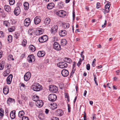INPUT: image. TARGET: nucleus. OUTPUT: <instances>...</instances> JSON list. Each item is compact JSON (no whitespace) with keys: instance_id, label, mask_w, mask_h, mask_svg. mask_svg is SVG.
Returning <instances> with one entry per match:
<instances>
[{"instance_id":"nucleus-8","label":"nucleus","mask_w":120,"mask_h":120,"mask_svg":"<svg viewBox=\"0 0 120 120\" xmlns=\"http://www.w3.org/2000/svg\"><path fill=\"white\" fill-rule=\"evenodd\" d=\"M58 29V27L56 25L54 26L51 28V32L52 34H55L57 32Z\"/></svg>"},{"instance_id":"nucleus-4","label":"nucleus","mask_w":120,"mask_h":120,"mask_svg":"<svg viewBox=\"0 0 120 120\" xmlns=\"http://www.w3.org/2000/svg\"><path fill=\"white\" fill-rule=\"evenodd\" d=\"M53 48L55 50L59 51L61 49V46L59 43L57 42L54 43L53 45Z\"/></svg>"},{"instance_id":"nucleus-50","label":"nucleus","mask_w":120,"mask_h":120,"mask_svg":"<svg viewBox=\"0 0 120 120\" xmlns=\"http://www.w3.org/2000/svg\"><path fill=\"white\" fill-rule=\"evenodd\" d=\"M82 60H81V59H79V61L78 62V63L77 64V65L79 67L80 65L81 64V62Z\"/></svg>"},{"instance_id":"nucleus-11","label":"nucleus","mask_w":120,"mask_h":120,"mask_svg":"<svg viewBox=\"0 0 120 120\" xmlns=\"http://www.w3.org/2000/svg\"><path fill=\"white\" fill-rule=\"evenodd\" d=\"M110 6V4L109 3H107L105 4V10L104 11V14H105L106 13L109 12V8Z\"/></svg>"},{"instance_id":"nucleus-17","label":"nucleus","mask_w":120,"mask_h":120,"mask_svg":"<svg viewBox=\"0 0 120 120\" xmlns=\"http://www.w3.org/2000/svg\"><path fill=\"white\" fill-rule=\"evenodd\" d=\"M9 89L8 87L6 86L3 89V92L5 95L9 93Z\"/></svg>"},{"instance_id":"nucleus-34","label":"nucleus","mask_w":120,"mask_h":120,"mask_svg":"<svg viewBox=\"0 0 120 120\" xmlns=\"http://www.w3.org/2000/svg\"><path fill=\"white\" fill-rule=\"evenodd\" d=\"M25 114V113L24 111L23 110L20 111L18 113L19 116L20 118H21V117Z\"/></svg>"},{"instance_id":"nucleus-9","label":"nucleus","mask_w":120,"mask_h":120,"mask_svg":"<svg viewBox=\"0 0 120 120\" xmlns=\"http://www.w3.org/2000/svg\"><path fill=\"white\" fill-rule=\"evenodd\" d=\"M27 60L29 63L34 61L35 60L34 56L33 55H29L27 58Z\"/></svg>"},{"instance_id":"nucleus-15","label":"nucleus","mask_w":120,"mask_h":120,"mask_svg":"<svg viewBox=\"0 0 120 120\" xmlns=\"http://www.w3.org/2000/svg\"><path fill=\"white\" fill-rule=\"evenodd\" d=\"M36 104L37 106L40 108L43 106V103L42 100H38L36 102Z\"/></svg>"},{"instance_id":"nucleus-20","label":"nucleus","mask_w":120,"mask_h":120,"mask_svg":"<svg viewBox=\"0 0 120 120\" xmlns=\"http://www.w3.org/2000/svg\"><path fill=\"white\" fill-rule=\"evenodd\" d=\"M12 76L11 74H10L7 77V82L8 84H10L11 82Z\"/></svg>"},{"instance_id":"nucleus-31","label":"nucleus","mask_w":120,"mask_h":120,"mask_svg":"<svg viewBox=\"0 0 120 120\" xmlns=\"http://www.w3.org/2000/svg\"><path fill=\"white\" fill-rule=\"evenodd\" d=\"M63 26L64 28H68L70 26V25L68 23H65L63 24Z\"/></svg>"},{"instance_id":"nucleus-30","label":"nucleus","mask_w":120,"mask_h":120,"mask_svg":"<svg viewBox=\"0 0 120 120\" xmlns=\"http://www.w3.org/2000/svg\"><path fill=\"white\" fill-rule=\"evenodd\" d=\"M61 45L64 46L66 45L67 44V41L65 39H62L61 41Z\"/></svg>"},{"instance_id":"nucleus-18","label":"nucleus","mask_w":120,"mask_h":120,"mask_svg":"<svg viewBox=\"0 0 120 120\" xmlns=\"http://www.w3.org/2000/svg\"><path fill=\"white\" fill-rule=\"evenodd\" d=\"M45 54V52L44 51H39L37 53V55L38 57H40L44 56Z\"/></svg>"},{"instance_id":"nucleus-52","label":"nucleus","mask_w":120,"mask_h":120,"mask_svg":"<svg viewBox=\"0 0 120 120\" xmlns=\"http://www.w3.org/2000/svg\"><path fill=\"white\" fill-rule=\"evenodd\" d=\"M58 40V38L56 36H54L53 38V40L54 41H57Z\"/></svg>"},{"instance_id":"nucleus-47","label":"nucleus","mask_w":120,"mask_h":120,"mask_svg":"<svg viewBox=\"0 0 120 120\" xmlns=\"http://www.w3.org/2000/svg\"><path fill=\"white\" fill-rule=\"evenodd\" d=\"M4 24L5 26H7L9 24V23L7 21H5L4 22Z\"/></svg>"},{"instance_id":"nucleus-41","label":"nucleus","mask_w":120,"mask_h":120,"mask_svg":"<svg viewBox=\"0 0 120 120\" xmlns=\"http://www.w3.org/2000/svg\"><path fill=\"white\" fill-rule=\"evenodd\" d=\"M33 30L32 29H30L28 30V33L29 35H31L33 33Z\"/></svg>"},{"instance_id":"nucleus-44","label":"nucleus","mask_w":120,"mask_h":120,"mask_svg":"<svg viewBox=\"0 0 120 120\" xmlns=\"http://www.w3.org/2000/svg\"><path fill=\"white\" fill-rule=\"evenodd\" d=\"M94 80L95 84L97 86L98 85V83L97 82V79L96 76L94 75Z\"/></svg>"},{"instance_id":"nucleus-51","label":"nucleus","mask_w":120,"mask_h":120,"mask_svg":"<svg viewBox=\"0 0 120 120\" xmlns=\"http://www.w3.org/2000/svg\"><path fill=\"white\" fill-rule=\"evenodd\" d=\"M65 98H67L68 100L69 101V98L68 95L67 94H65Z\"/></svg>"},{"instance_id":"nucleus-33","label":"nucleus","mask_w":120,"mask_h":120,"mask_svg":"<svg viewBox=\"0 0 120 120\" xmlns=\"http://www.w3.org/2000/svg\"><path fill=\"white\" fill-rule=\"evenodd\" d=\"M15 102L14 99L11 98H9L7 101V103L8 104H10L11 103H14Z\"/></svg>"},{"instance_id":"nucleus-13","label":"nucleus","mask_w":120,"mask_h":120,"mask_svg":"<svg viewBox=\"0 0 120 120\" xmlns=\"http://www.w3.org/2000/svg\"><path fill=\"white\" fill-rule=\"evenodd\" d=\"M61 74L64 77H67L68 75L69 72L67 70L65 69H63L61 71Z\"/></svg>"},{"instance_id":"nucleus-19","label":"nucleus","mask_w":120,"mask_h":120,"mask_svg":"<svg viewBox=\"0 0 120 120\" xmlns=\"http://www.w3.org/2000/svg\"><path fill=\"white\" fill-rule=\"evenodd\" d=\"M59 34L60 36L63 37L65 36L66 35L67 32L65 30H61L60 31Z\"/></svg>"},{"instance_id":"nucleus-26","label":"nucleus","mask_w":120,"mask_h":120,"mask_svg":"<svg viewBox=\"0 0 120 120\" xmlns=\"http://www.w3.org/2000/svg\"><path fill=\"white\" fill-rule=\"evenodd\" d=\"M54 4L53 3H50L47 5V8L49 9H51L54 7Z\"/></svg>"},{"instance_id":"nucleus-53","label":"nucleus","mask_w":120,"mask_h":120,"mask_svg":"<svg viewBox=\"0 0 120 120\" xmlns=\"http://www.w3.org/2000/svg\"><path fill=\"white\" fill-rule=\"evenodd\" d=\"M107 24V22L106 20H105V22L104 25H102V28H104L106 24Z\"/></svg>"},{"instance_id":"nucleus-39","label":"nucleus","mask_w":120,"mask_h":120,"mask_svg":"<svg viewBox=\"0 0 120 120\" xmlns=\"http://www.w3.org/2000/svg\"><path fill=\"white\" fill-rule=\"evenodd\" d=\"M19 36L20 34L17 32H15V33L14 37L16 39H17L19 38Z\"/></svg>"},{"instance_id":"nucleus-64","label":"nucleus","mask_w":120,"mask_h":120,"mask_svg":"<svg viewBox=\"0 0 120 120\" xmlns=\"http://www.w3.org/2000/svg\"><path fill=\"white\" fill-rule=\"evenodd\" d=\"M87 93V91L86 90H85V91L84 92V94H83L84 96H85V97L86 96V95Z\"/></svg>"},{"instance_id":"nucleus-49","label":"nucleus","mask_w":120,"mask_h":120,"mask_svg":"<svg viewBox=\"0 0 120 120\" xmlns=\"http://www.w3.org/2000/svg\"><path fill=\"white\" fill-rule=\"evenodd\" d=\"M86 69L88 70H89L90 69V67L89 64H88L86 65Z\"/></svg>"},{"instance_id":"nucleus-57","label":"nucleus","mask_w":120,"mask_h":120,"mask_svg":"<svg viewBox=\"0 0 120 120\" xmlns=\"http://www.w3.org/2000/svg\"><path fill=\"white\" fill-rule=\"evenodd\" d=\"M52 120H59V119L56 117H53L51 118Z\"/></svg>"},{"instance_id":"nucleus-16","label":"nucleus","mask_w":120,"mask_h":120,"mask_svg":"<svg viewBox=\"0 0 120 120\" xmlns=\"http://www.w3.org/2000/svg\"><path fill=\"white\" fill-rule=\"evenodd\" d=\"M30 19L29 18L26 19L24 20V25L25 26H27L30 24Z\"/></svg>"},{"instance_id":"nucleus-14","label":"nucleus","mask_w":120,"mask_h":120,"mask_svg":"<svg viewBox=\"0 0 120 120\" xmlns=\"http://www.w3.org/2000/svg\"><path fill=\"white\" fill-rule=\"evenodd\" d=\"M20 7H18L15 8L14 11V13L16 15H17L20 13Z\"/></svg>"},{"instance_id":"nucleus-40","label":"nucleus","mask_w":120,"mask_h":120,"mask_svg":"<svg viewBox=\"0 0 120 120\" xmlns=\"http://www.w3.org/2000/svg\"><path fill=\"white\" fill-rule=\"evenodd\" d=\"M27 43L26 40L25 39H24L23 40L22 42V45L23 46H25L26 45Z\"/></svg>"},{"instance_id":"nucleus-56","label":"nucleus","mask_w":120,"mask_h":120,"mask_svg":"<svg viewBox=\"0 0 120 120\" xmlns=\"http://www.w3.org/2000/svg\"><path fill=\"white\" fill-rule=\"evenodd\" d=\"M73 19L74 20L75 19V13L74 11H73Z\"/></svg>"},{"instance_id":"nucleus-22","label":"nucleus","mask_w":120,"mask_h":120,"mask_svg":"<svg viewBox=\"0 0 120 120\" xmlns=\"http://www.w3.org/2000/svg\"><path fill=\"white\" fill-rule=\"evenodd\" d=\"M44 32L43 30L39 28L37 30L36 34L38 35L42 34Z\"/></svg>"},{"instance_id":"nucleus-2","label":"nucleus","mask_w":120,"mask_h":120,"mask_svg":"<svg viewBox=\"0 0 120 120\" xmlns=\"http://www.w3.org/2000/svg\"><path fill=\"white\" fill-rule=\"evenodd\" d=\"M57 98L56 95L54 94H51L48 96V99L50 101L53 102L55 101Z\"/></svg>"},{"instance_id":"nucleus-62","label":"nucleus","mask_w":120,"mask_h":120,"mask_svg":"<svg viewBox=\"0 0 120 120\" xmlns=\"http://www.w3.org/2000/svg\"><path fill=\"white\" fill-rule=\"evenodd\" d=\"M73 69L74 70H75L74 68L75 67V64H76V63L75 62H73Z\"/></svg>"},{"instance_id":"nucleus-32","label":"nucleus","mask_w":120,"mask_h":120,"mask_svg":"<svg viewBox=\"0 0 120 120\" xmlns=\"http://www.w3.org/2000/svg\"><path fill=\"white\" fill-rule=\"evenodd\" d=\"M64 61L65 62H66L69 63H71L72 62V61L70 58L66 57L64 59Z\"/></svg>"},{"instance_id":"nucleus-38","label":"nucleus","mask_w":120,"mask_h":120,"mask_svg":"<svg viewBox=\"0 0 120 120\" xmlns=\"http://www.w3.org/2000/svg\"><path fill=\"white\" fill-rule=\"evenodd\" d=\"M12 40V37L11 35H9L8 36L7 40L9 42H11Z\"/></svg>"},{"instance_id":"nucleus-54","label":"nucleus","mask_w":120,"mask_h":120,"mask_svg":"<svg viewBox=\"0 0 120 120\" xmlns=\"http://www.w3.org/2000/svg\"><path fill=\"white\" fill-rule=\"evenodd\" d=\"M93 119L92 120H96V115L95 114H93L92 115Z\"/></svg>"},{"instance_id":"nucleus-36","label":"nucleus","mask_w":120,"mask_h":120,"mask_svg":"<svg viewBox=\"0 0 120 120\" xmlns=\"http://www.w3.org/2000/svg\"><path fill=\"white\" fill-rule=\"evenodd\" d=\"M32 98L34 101L36 102L38 100L39 97L37 96L34 95L33 96Z\"/></svg>"},{"instance_id":"nucleus-45","label":"nucleus","mask_w":120,"mask_h":120,"mask_svg":"<svg viewBox=\"0 0 120 120\" xmlns=\"http://www.w3.org/2000/svg\"><path fill=\"white\" fill-rule=\"evenodd\" d=\"M22 120H29L28 118L25 116H23L22 118Z\"/></svg>"},{"instance_id":"nucleus-28","label":"nucleus","mask_w":120,"mask_h":120,"mask_svg":"<svg viewBox=\"0 0 120 120\" xmlns=\"http://www.w3.org/2000/svg\"><path fill=\"white\" fill-rule=\"evenodd\" d=\"M4 8L5 11L8 12H10L11 10V8L9 6L5 5L4 6Z\"/></svg>"},{"instance_id":"nucleus-58","label":"nucleus","mask_w":120,"mask_h":120,"mask_svg":"<svg viewBox=\"0 0 120 120\" xmlns=\"http://www.w3.org/2000/svg\"><path fill=\"white\" fill-rule=\"evenodd\" d=\"M9 31L10 32H12L14 31V29L11 28H8Z\"/></svg>"},{"instance_id":"nucleus-25","label":"nucleus","mask_w":120,"mask_h":120,"mask_svg":"<svg viewBox=\"0 0 120 120\" xmlns=\"http://www.w3.org/2000/svg\"><path fill=\"white\" fill-rule=\"evenodd\" d=\"M29 50L32 52H34L36 50L35 47L32 45H30L29 46Z\"/></svg>"},{"instance_id":"nucleus-12","label":"nucleus","mask_w":120,"mask_h":120,"mask_svg":"<svg viewBox=\"0 0 120 120\" xmlns=\"http://www.w3.org/2000/svg\"><path fill=\"white\" fill-rule=\"evenodd\" d=\"M41 20V17L39 16H37L34 19V23L36 24H38L40 22Z\"/></svg>"},{"instance_id":"nucleus-27","label":"nucleus","mask_w":120,"mask_h":120,"mask_svg":"<svg viewBox=\"0 0 120 120\" xmlns=\"http://www.w3.org/2000/svg\"><path fill=\"white\" fill-rule=\"evenodd\" d=\"M50 19L49 18H47L45 19L44 21V23L46 25H48L50 23Z\"/></svg>"},{"instance_id":"nucleus-55","label":"nucleus","mask_w":120,"mask_h":120,"mask_svg":"<svg viewBox=\"0 0 120 120\" xmlns=\"http://www.w3.org/2000/svg\"><path fill=\"white\" fill-rule=\"evenodd\" d=\"M68 112H70L71 107H70V105L69 104H68Z\"/></svg>"},{"instance_id":"nucleus-42","label":"nucleus","mask_w":120,"mask_h":120,"mask_svg":"<svg viewBox=\"0 0 120 120\" xmlns=\"http://www.w3.org/2000/svg\"><path fill=\"white\" fill-rule=\"evenodd\" d=\"M10 4L11 5H13L15 2L14 0H9Z\"/></svg>"},{"instance_id":"nucleus-23","label":"nucleus","mask_w":120,"mask_h":120,"mask_svg":"<svg viewBox=\"0 0 120 120\" xmlns=\"http://www.w3.org/2000/svg\"><path fill=\"white\" fill-rule=\"evenodd\" d=\"M15 110L11 111L10 113V116L12 119H14L15 117Z\"/></svg>"},{"instance_id":"nucleus-21","label":"nucleus","mask_w":120,"mask_h":120,"mask_svg":"<svg viewBox=\"0 0 120 120\" xmlns=\"http://www.w3.org/2000/svg\"><path fill=\"white\" fill-rule=\"evenodd\" d=\"M56 113L58 116H61L63 115V112L62 110L59 109L56 110Z\"/></svg>"},{"instance_id":"nucleus-43","label":"nucleus","mask_w":120,"mask_h":120,"mask_svg":"<svg viewBox=\"0 0 120 120\" xmlns=\"http://www.w3.org/2000/svg\"><path fill=\"white\" fill-rule=\"evenodd\" d=\"M6 69L5 71L7 73V74H9L10 72V69L8 68H6Z\"/></svg>"},{"instance_id":"nucleus-6","label":"nucleus","mask_w":120,"mask_h":120,"mask_svg":"<svg viewBox=\"0 0 120 120\" xmlns=\"http://www.w3.org/2000/svg\"><path fill=\"white\" fill-rule=\"evenodd\" d=\"M48 39L47 36L46 35H44L40 37L38 39L39 41L41 43H43L46 41Z\"/></svg>"},{"instance_id":"nucleus-5","label":"nucleus","mask_w":120,"mask_h":120,"mask_svg":"<svg viewBox=\"0 0 120 120\" xmlns=\"http://www.w3.org/2000/svg\"><path fill=\"white\" fill-rule=\"evenodd\" d=\"M49 90L51 92L55 93L58 91V88L55 86L50 85L49 86Z\"/></svg>"},{"instance_id":"nucleus-63","label":"nucleus","mask_w":120,"mask_h":120,"mask_svg":"<svg viewBox=\"0 0 120 120\" xmlns=\"http://www.w3.org/2000/svg\"><path fill=\"white\" fill-rule=\"evenodd\" d=\"M2 54H3V52H2V51L1 50H0V59L2 57Z\"/></svg>"},{"instance_id":"nucleus-1","label":"nucleus","mask_w":120,"mask_h":120,"mask_svg":"<svg viewBox=\"0 0 120 120\" xmlns=\"http://www.w3.org/2000/svg\"><path fill=\"white\" fill-rule=\"evenodd\" d=\"M31 88L32 90L36 91H39L41 90L42 88V86L37 83L33 84Z\"/></svg>"},{"instance_id":"nucleus-37","label":"nucleus","mask_w":120,"mask_h":120,"mask_svg":"<svg viewBox=\"0 0 120 120\" xmlns=\"http://www.w3.org/2000/svg\"><path fill=\"white\" fill-rule=\"evenodd\" d=\"M4 111L2 109L0 108V117H2L4 116Z\"/></svg>"},{"instance_id":"nucleus-3","label":"nucleus","mask_w":120,"mask_h":120,"mask_svg":"<svg viewBox=\"0 0 120 120\" xmlns=\"http://www.w3.org/2000/svg\"><path fill=\"white\" fill-rule=\"evenodd\" d=\"M57 65L61 68H66L68 66L67 64L65 61L61 62L57 64Z\"/></svg>"},{"instance_id":"nucleus-59","label":"nucleus","mask_w":120,"mask_h":120,"mask_svg":"<svg viewBox=\"0 0 120 120\" xmlns=\"http://www.w3.org/2000/svg\"><path fill=\"white\" fill-rule=\"evenodd\" d=\"M25 53H24L22 54L20 56V57L21 59L23 58L25 56Z\"/></svg>"},{"instance_id":"nucleus-24","label":"nucleus","mask_w":120,"mask_h":120,"mask_svg":"<svg viewBox=\"0 0 120 120\" xmlns=\"http://www.w3.org/2000/svg\"><path fill=\"white\" fill-rule=\"evenodd\" d=\"M50 106L52 109H54L57 108V105L56 103H54L53 104H51Z\"/></svg>"},{"instance_id":"nucleus-29","label":"nucleus","mask_w":120,"mask_h":120,"mask_svg":"<svg viewBox=\"0 0 120 120\" xmlns=\"http://www.w3.org/2000/svg\"><path fill=\"white\" fill-rule=\"evenodd\" d=\"M23 6L25 10H27L29 8V4L28 3L26 2L24 3Z\"/></svg>"},{"instance_id":"nucleus-7","label":"nucleus","mask_w":120,"mask_h":120,"mask_svg":"<svg viewBox=\"0 0 120 120\" xmlns=\"http://www.w3.org/2000/svg\"><path fill=\"white\" fill-rule=\"evenodd\" d=\"M57 15L61 17H63L66 15V12L62 10L58 11L57 12Z\"/></svg>"},{"instance_id":"nucleus-46","label":"nucleus","mask_w":120,"mask_h":120,"mask_svg":"<svg viewBox=\"0 0 120 120\" xmlns=\"http://www.w3.org/2000/svg\"><path fill=\"white\" fill-rule=\"evenodd\" d=\"M4 35V33L2 31H0V37L3 38Z\"/></svg>"},{"instance_id":"nucleus-10","label":"nucleus","mask_w":120,"mask_h":120,"mask_svg":"<svg viewBox=\"0 0 120 120\" xmlns=\"http://www.w3.org/2000/svg\"><path fill=\"white\" fill-rule=\"evenodd\" d=\"M31 76V74L29 72H27L24 76V80L26 81L30 79Z\"/></svg>"},{"instance_id":"nucleus-60","label":"nucleus","mask_w":120,"mask_h":120,"mask_svg":"<svg viewBox=\"0 0 120 120\" xmlns=\"http://www.w3.org/2000/svg\"><path fill=\"white\" fill-rule=\"evenodd\" d=\"M49 110L48 109H45V112L46 114H48L49 113Z\"/></svg>"},{"instance_id":"nucleus-61","label":"nucleus","mask_w":120,"mask_h":120,"mask_svg":"<svg viewBox=\"0 0 120 120\" xmlns=\"http://www.w3.org/2000/svg\"><path fill=\"white\" fill-rule=\"evenodd\" d=\"M8 74H7V73L5 72V71L4 72L3 75L5 77H6L8 75Z\"/></svg>"},{"instance_id":"nucleus-48","label":"nucleus","mask_w":120,"mask_h":120,"mask_svg":"<svg viewBox=\"0 0 120 120\" xmlns=\"http://www.w3.org/2000/svg\"><path fill=\"white\" fill-rule=\"evenodd\" d=\"M100 4L99 2L97 3L96 4V8L98 9L100 7Z\"/></svg>"},{"instance_id":"nucleus-35","label":"nucleus","mask_w":120,"mask_h":120,"mask_svg":"<svg viewBox=\"0 0 120 120\" xmlns=\"http://www.w3.org/2000/svg\"><path fill=\"white\" fill-rule=\"evenodd\" d=\"M4 62L2 61L0 64V70H1L3 69L4 68Z\"/></svg>"}]
</instances>
